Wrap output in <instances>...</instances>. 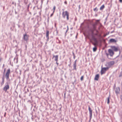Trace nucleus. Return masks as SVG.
<instances>
[{
    "label": "nucleus",
    "mask_w": 122,
    "mask_h": 122,
    "mask_svg": "<svg viewBox=\"0 0 122 122\" xmlns=\"http://www.w3.org/2000/svg\"><path fill=\"white\" fill-rule=\"evenodd\" d=\"M99 21V20H97L96 22L93 24L91 23V26H88L87 28H88V31L89 33V34L90 35V33H91L92 36H93L94 34V31H96L98 33V31L96 29L97 25V22Z\"/></svg>",
    "instance_id": "f257e3e1"
},
{
    "label": "nucleus",
    "mask_w": 122,
    "mask_h": 122,
    "mask_svg": "<svg viewBox=\"0 0 122 122\" xmlns=\"http://www.w3.org/2000/svg\"><path fill=\"white\" fill-rule=\"evenodd\" d=\"M90 40V42L93 45L96 46L98 45V41L97 39L94 36H92V39L89 38Z\"/></svg>",
    "instance_id": "f03ea898"
},
{
    "label": "nucleus",
    "mask_w": 122,
    "mask_h": 122,
    "mask_svg": "<svg viewBox=\"0 0 122 122\" xmlns=\"http://www.w3.org/2000/svg\"><path fill=\"white\" fill-rule=\"evenodd\" d=\"M62 17L64 18H65L66 16L67 20H69V13L67 11H63L62 13Z\"/></svg>",
    "instance_id": "7ed1b4c3"
},
{
    "label": "nucleus",
    "mask_w": 122,
    "mask_h": 122,
    "mask_svg": "<svg viewBox=\"0 0 122 122\" xmlns=\"http://www.w3.org/2000/svg\"><path fill=\"white\" fill-rule=\"evenodd\" d=\"M29 35H27L26 33L24 34L23 35L22 37V40L24 41H25L27 42L29 40Z\"/></svg>",
    "instance_id": "20e7f679"
},
{
    "label": "nucleus",
    "mask_w": 122,
    "mask_h": 122,
    "mask_svg": "<svg viewBox=\"0 0 122 122\" xmlns=\"http://www.w3.org/2000/svg\"><path fill=\"white\" fill-rule=\"evenodd\" d=\"M10 73V69L9 68L7 70L5 75V77L7 80H9V75Z\"/></svg>",
    "instance_id": "39448f33"
},
{
    "label": "nucleus",
    "mask_w": 122,
    "mask_h": 122,
    "mask_svg": "<svg viewBox=\"0 0 122 122\" xmlns=\"http://www.w3.org/2000/svg\"><path fill=\"white\" fill-rule=\"evenodd\" d=\"M6 84L7 85H5L3 88V91L5 92H6L7 90L9 89V86L8 84L9 83L8 82H6Z\"/></svg>",
    "instance_id": "423d86ee"
},
{
    "label": "nucleus",
    "mask_w": 122,
    "mask_h": 122,
    "mask_svg": "<svg viewBox=\"0 0 122 122\" xmlns=\"http://www.w3.org/2000/svg\"><path fill=\"white\" fill-rule=\"evenodd\" d=\"M108 67L102 68L101 70V75L105 73L106 71L108 69Z\"/></svg>",
    "instance_id": "0eeeda50"
},
{
    "label": "nucleus",
    "mask_w": 122,
    "mask_h": 122,
    "mask_svg": "<svg viewBox=\"0 0 122 122\" xmlns=\"http://www.w3.org/2000/svg\"><path fill=\"white\" fill-rule=\"evenodd\" d=\"M88 110L89 112L90 119L91 120L92 117V110L89 106H88Z\"/></svg>",
    "instance_id": "6e6552de"
},
{
    "label": "nucleus",
    "mask_w": 122,
    "mask_h": 122,
    "mask_svg": "<svg viewBox=\"0 0 122 122\" xmlns=\"http://www.w3.org/2000/svg\"><path fill=\"white\" fill-rule=\"evenodd\" d=\"M115 64V61H111L107 63L108 66L110 67L111 66Z\"/></svg>",
    "instance_id": "1a4fd4ad"
},
{
    "label": "nucleus",
    "mask_w": 122,
    "mask_h": 122,
    "mask_svg": "<svg viewBox=\"0 0 122 122\" xmlns=\"http://www.w3.org/2000/svg\"><path fill=\"white\" fill-rule=\"evenodd\" d=\"M111 48L114 51H117L118 50V48L115 46H111Z\"/></svg>",
    "instance_id": "9d476101"
},
{
    "label": "nucleus",
    "mask_w": 122,
    "mask_h": 122,
    "mask_svg": "<svg viewBox=\"0 0 122 122\" xmlns=\"http://www.w3.org/2000/svg\"><path fill=\"white\" fill-rule=\"evenodd\" d=\"M108 52L111 56H112L114 54L113 51L111 49H109L108 50Z\"/></svg>",
    "instance_id": "9b49d317"
},
{
    "label": "nucleus",
    "mask_w": 122,
    "mask_h": 122,
    "mask_svg": "<svg viewBox=\"0 0 122 122\" xmlns=\"http://www.w3.org/2000/svg\"><path fill=\"white\" fill-rule=\"evenodd\" d=\"M58 55H56V56L53 55V57L52 58H55L54 60L55 61H58Z\"/></svg>",
    "instance_id": "f8f14e48"
},
{
    "label": "nucleus",
    "mask_w": 122,
    "mask_h": 122,
    "mask_svg": "<svg viewBox=\"0 0 122 122\" xmlns=\"http://www.w3.org/2000/svg\"><path fill=\"white\" fill-rule=\"evenodd\" d=\"M120 90V88L119 87H116L115 88V92L117 94L119 93Z\"/></svg>",
    "instance_id": "ddd939ff"
},
{
    "label": "nucleus",
    "mask_w": 122,
    "mask_h": 122,
    "mask_svg": "<svg viewBox=\"0 0 122 122\" xmlns=\"http://www.w3.org/2000/svg\"><path fill=\"white\" fill-rule=\"evenodd\" d=\"M49 31L48 30H46V37L47 38V40L48 41L49 39Z\"/></svg>",
    "instance_id": "4468645a"
},
{
    "label": "nucleus",
    "mask_w": 122,
    "mask_h": 122,
    "mask_svg": "<svg viewBox=\"0 0 122 122\" xmlns=\"http://www.w3.org/2000/svg\"><path fill=\"white\" fill-rule=\"evenodd\" d=\"M117 42V40L114 39H111L109 41V42L110 43H116Z\"/></svg>",
    "instance_id": "2eb2a0df"
},
{
    "label": "nucleus",
    "mask_w": 122,
    "mask_h": 122,
    "mask_svg": "<svg viewBox=\"0 0 122 122\" xmlns=\"http://www.w3.org/2000/svg\"><path fill=\"white\" fill-rule=\"evenodd\" d=\"M99 77V74H97L95 76L94 80H95L98 81V80Z\"/></svg>",
    "instance_id": "dca6fc26"
},
{
    "label": "nucleus",
    "mask_w": 122,
    "mask_h": 122,
    "mask_svg": "<svg viewBox=\"0 0 122 122\" xmlns=\"http://www.w3.org/2000/svg\"><path fill=\"white\" fill-rule=\"evenodd\" d=\"M4 79H5V76H3L2 77V81L1 83V85H3L4 83Z\"/></svg>",
    "instance_id": "f3484780"
},
{
    "label": "nucleus",
    "mask_w": 122,
    "mask_h": 122,
    "mask_svg": "<svg viewBox=\"0 0 122 122\" xmlns=\"http://www.w3.org/2000/svg\"><path fill=\"white\" fill-rule=\"evenodd\" d=\"M73 70H75L76 71V64H73Z\"/></svg>",
    "instance_id": "a211bd4d"
},
{
    "label": "nucleus",
    "mask_w": 122,
    "mask_h": 122,
    "mask_svg": "<svg viewBox=\"0 0 122 122\" xmlns=\"http://www.w3.org/2000/svg\"><path fill=\"white\" fill-rule=\"evenodd\" d=\"M105 7V6L104 5H102L101 6L100 8V10H102Z\"/></svg>",
    "instance_id": "6ab92c4d"
},
{
    "label": "nucleus",
    "mask_w": 122,
    "mask_h": 122,
    "mask_svg": "<svg viewBox=\"0 0 122 122\" xmlns=\"http://www.w3.org/2000/svg\"><path fill=\"white\" fill-rule=\"evenodd\" d=\"M110 95H109V97L107 98V103L108 104H109L110 102Z\"/></svg>",
    "instance_id": "aec40b11"
},
{
    "label": "nucleus",
    "mask_w": 122,
    "mask_h": 122,
    "mask_svg": "<svg viewBox=\"0 0 122 122\" xmlns=\"http://www.w3.org/2000/svg\"><path fill=\"white\" fill-rule=\"evenodd\" d=\"M33 1L35 5L37 4L38 2V1L37 0H33Z\"/></svg>",
    "instance_id": "412c9836"
},
{
    "label": "nucleus",
    "mask_w": 122,
    "mask_h": 122,
    "mask_svg": "<svg viewBox=\"0 0 122 122\" xmlns=\"http://www.w3.org/2000/svg\"><path fill=\"white\" fill-rule=\"evenodd\" d=\"M95 47L93 48V51L94 52L96 51L97 49V48L96 46H95Z\"/></svg>",
    "instance_id": "4be33fe9"
},
{
    "label": "nucleus",
    "mask_w": 122,
    "mask_h": 122,
    "mask_svg": "<svg viewBox=\"0 0 122 122\" xmlns=\"http://www.w3.org/2000/svg\"><path fill=\"white\" fill-rule=\"evenodd\" d=\"M28 3V0H24V3L25 5H27Z\"/></svg>",
    "instance_id": "5701e85b"
},
{
    "label": "nucleus",
    "mask_w": 122,
    "mask_h": 122,
    "mask_svg": "<svg viewBox=\"0 0 122 122\" xmlns=\"http://www.w3.org/2000/svg\"><path fill=\"white\" fill-rule=\"evenodd\" d=\"M98 10V9L97 7L93 9L94 11L97 12Z\"/></svg>",
    "instance_id": "b1692460"
},
{
    "label": "nucleus",
    "mask_w": 122,
    "mask_h": 122,
    "mask_svg": "<svg viewBox=\"0 0 122 122\" xmlns=\"http://www.w3.org/2000/svg\"><path fill=\"white\" fill-rule=\"evenodd\" d=\"M56 9V7L55 6H54L53 7V13H54L55 12V10Z\"/></svg>",
    "instance_id": "393cba45"
},
{
    "label": "nucleus",
    "mask_w": 122,
    "mask_h": 122,
    "mask_svg": "<svg viewBox=\"0 0 122 122\" xmlns=\"http://www.w3.org/2000/svg\"><path fill=\"white\" fill-rule=\"evenodd\" d=\"M84 77L83 76H82L80 79L81 80V81H82L83 80V78H84Z\"/></svg>",
    "instance_id": "a878e982"
},
{
    "label": "nucleus",
    "mask_w": 122,
    "mask_h": 122,
    "mask_svg": "<svg viewBox=\"0 0 122 122\" xmlns=\"http://www.w3.org/2000/svg\"><path fill=\"white\" fill-rule=\"evenodd\" d=\"M67 29L66 31L65 34L69 30V27L68 26H67Z\"/></svg>",
    "instance_id": "bb28decb"
},
{
    "label": "nucleus",
    "mask_w": 122,
    "mask_h": 122,
    "mask_svg": "<svg viewBox=\"0 0 122 122\" xmlns=\"http://www.w3.org/2000/svg\"><path fill=\"white\" fill-rule=\"evenodd\" d=\"M122 76V71L120 72V74L119 76V77H121Z\"/></svg>",
    "instance_id": "cd10ccee"
},
{
    "label": "nucleus",
    "mask_w": 122,
    "mask_h": 122,
    "mask_svg": "<svg viewBox=\"0 0 122 122\" xmlns=\"http://www.w3.org/2000/svg\"><path fill=\"white\" fill-rule=\"evenodd\" d=\"M56 31L57 35L58 33V31L57 29V28H56Z\"/></svg>",
    "instance_id": "c85d7f7f"
},
{
    "label": "nucleus",
    "mask_w": 122,
    "mask_h": 122,
    "mask_svg": "<svg viewBox=\"0 0 122 122\" xmlns=\"http://www.w3.org/2000/svg\"><path fill=\"white\" fill-rule=\"evenodd\" d=\"M72 54H73V55L74 56V59H75V55L74 52H73Z\"/></svg>",
    "instance_id": "c756f323"
},
{
    "label": "nucleus",
    "mask_w": 122,
    "mask_h": 122,
    "mask_svg": "<svg viewBox=\"0 0 122 122\" xmlns=\"http://www.w3.org/2000/svg\"><path fill=\"white\" fill-rule=\"evenodd\" d=\"M120 97L121 100H122V95L120 96Z\"/></svg>",
    "instance_id": "7c9ffc66"
},
{
    "label": "nucleus",
    "mask_w": 122,
    "mask_h": 122,
    "mask_svg": "<svg viewBox=\"0 0 122 122\" xmlns=\"http://www.w3.org/2000/svg\"><path fill=\"white\" fill-rule=\"evenodd\" d=\"M76 61H77V60H76L74 62L73 64H76Z\"/></svg>",
    "instance_id": "2f4dec72"
},
{
    "label": "nucleus",
    "mask_w": 122,
    "mask_h": 122,
    "mask_svg": "<svg viewBox=\"0 0 122 122\" xmlns=\"http://www.w3.org/2000/svg\"><path fill=\"white\" fill-rule=\"evenodd\" d=\"M54 13H53H53L51 15H50V17H51L53 15Z\"/></svg>",
    "instance_id": "473e14b6"
},
{
    "label": "nucleus",
    "mask_w": 122,
    "mask_h": 122,
    "mask_svg": "<svg viewBox=\"0 0 122 122\" xmlns=\"http://www.w3.org/2000/svg\"><path fill=\"white\" fill-rule=\"evenodd\" d=\"M6 112H5L4 113V117H6Z\"/></svg>",
    "instance_id": "72a5a7b5"
},
{
    "label": "nucleus",
    "mask_w": 122,
    "mask_h": 122,
    "mask_svg": "<svg viewBox=\"0 0 122 122\" xmlns=\"http://www.w3.org/2000/svg\"><path fill=\"white\" fill-rule=\"evenodd\" d=\"M106 56H107V57H108L109 55L107 53H106Z\"/></svg>",
    "instance_id": "f704fd0d"
},
{
    "label": "nucleus",
    "mask_w": 122,
    "mask_h": 122,
    "mask_svg": "<svg viewBox=\"0 0 122 122\" xmlns=\"http://www.w3.org/2000/svg\"><path fill=\"white\" fill-rule=\"evenodd\" d=\"M66 93H65L64 94V98H65L66 97Z\"/></svg>",
    "instance_id": "c9c22d12"
},
{
    "label": "nucleus",
    "mask_w": 122,
    "mask_h": 122,
    "mask_svg": "<svg viewBox=\"0 0 122 122\" xmlns=\"http://www.w3.org/2000/svg\"><path fill=\"white\" fill-rule=\"evenodd\" d=\"M64 3L66 4H67V2L66 1H65L64 2Z\"/></svg>",
    "instance_id": "e433bc0d"
},
{
    "label": "nucleus",
    "mask_w": 122,
    "mask_h": 122,
    "mask_svg": "<svg viewBox=\"0 0 122 122\" xmlns=\"http://www.w3.org/2000/svg\"><path fill=\"white\" fill-rule=\"evenodd\" d=\"M5 70H6V68H4V73H5Z\"/></svg>",
    "instance_id": "4c0bfd02"
},
{
    "label": "nucleus",
    "mask_w": 122,
    "mask_h": 122,
    "mask_svg": "<svg viewBox=\"0 0 122 122\" xmlns=\"http://www.w3.org/2000/svg\"><path fill=\"white\" fill-rule=\"evenodd\" d=\"M94 35L95 36H98V34L97 33H95L94 34Z\"/></svg>",
    "instance_id": "58836bf2"
},
{
    "label": "nucleus",
    "mask_w": 122,
    "mask_h": 122,
    "mask_svg": "<svg viewBox=\"0 0 122 122\" xmlns=\"http://www.w3.org/2000/svg\"><path fill=\"white\" fill-rule=\"evenodd\" d=\"M56 63L57 64V66H58L59 64V63L57 62V61H56Z\"/></svg>",
    "instance_id": "ea45409f"
},
{
    "label": "nucleus",
    "mask_w": 122,
    "mask_h": 122,
    "mask_svg": "<svg viewBox=\"0 0 122 122\" xmlns=\"http://www.w3.org/2000/svg\"><path fill=\"white\" fill-rule=\"evenodd\" d=\"M29 69H28L27 70H25V71L24 72H26L27 71H29Z\"/></svg>",
    "instance_id": "a19ab883"
},
{
    "label": "nucleus",
    "mask_w": 122,
    "mask_h": 122,
    "mask_svg": "<svg viewBox=\"0 0 122 122\" xmlns=\"http://www.w3.org/2000/svg\"><path fill=\"white\" fill-rule=\"evenodd\" d=\"M98 36L99 37H101V35H98Z\"/></svg>",
    "instance_id": "79ce46f5"
},
{
    "label": "nucleus",
    "mask_w": 122,
    "mask_h": 122,
    "mask_svg": "<svg viewBox=\"0 0 122 122\" xmlns=\"http://www.w3.org/2000/svg\"><path fill=\"white\" fill-rule=\"evenodd\" d=\"M119 1L121 3H122V0H119Z\"/></svg>",
    "instance_id": "37998d69"
},
{
    "label": "nucleus",
    "mask_w": 122,
    "mask_h": 122,
    "mask_svg": "<svg viewBox=\"0 0 122 122\" xmlns=\"http://www.w3.org/2000/svg\"><path fill=\"white\" fill-rule=\"evenodd\" d=\"M29 6H30V4H29L28 5V8L29 7Z\"/></svg>",
    "instance_id": "c03bdc74"
},
{
    "label": "nucleus",
    "mask_w": 122,
    "mask_h": 122,
    "mask_svg": "<svg viewBox=\"0 0 122 122\" xmlns=\"http://www.w3.org/2000/svg\"><path fill=\"white\" fill-rule=\"evenodd\" d=\"M18 25L19 28H20V25Z\"/></svg>",
    "instance_id": "a18cd8bd"
},
{
    "label": "nucleus",
    "mask_w": 122,
    "mask_h": 122,
    "mask_svg": "<svg viewBox=\"0 0 122 122\" xmlns=\"http://www.w3.org/2000/svg\"><path fill=\"white\" fill-rule=\"evenodd\" d=\"M121 53V51H119V54L120 55Z\"/></svg>",
    "instance_id": "49530a36"
},
{
    "label": "nucleus",
    "mask_w": 122,
    "mask_h": 122,
    "mask_svg": "<svg viewBox=\"0 0 122 122\" xmlns=\"http://www.w3.org/2000/svg\"><path fill=\"white\" fill-rule=\"evenodd\" d=\"M55 27H56V23H55Z\"/></svg>",
    "instance_id": "de8ad7c7"
},
{
    "label": "nucleus",
    "mask_w": 122,
    "mask_h": 122,
    "mask_svg": "<svg viewBox=\"0 0 122 122\" xmlns=\"http://www.w3.org/2000/svg\"><path fill=\"white\" fill-rule=\"evenodd\" d=\"M35 7H33V9H35Z\"/></svg>",
    "instance_id": "09e8293b"
},
{
    "label": "nucleus",
    "mask_w": 122,
    "mask_h": 122,
    "mask_svg": "<svg viewBox=\"0 0 122 122\" xmlns=\"http://www.w3.org/2000/svg\"><path fill=\"white\" fill-rule=\"evenodd\" d=\"M62 10L63 11H64V9H62Z\"/></svg>",
    "instance_id": "8fccbe9b"
},
{
    "label": "nucleus",
    "mask_w": 122,
    "mask_h": 122,
    "mask_svg": "<svg viewBox=\"0 0 122 122\" xmlns=\"http://www.w3.org/2000/svg\"><path fill=\"white\" fill-rule=\"evenodd\" d=\"M77 37V36H76V37Z\"/></svg>",
    "instance_id": "3c124183"
},
{
    "label": "nucleus",
    "mask_w": 122,
    "mask_h": 122,
    "mask_svg": "<svg viewBox=\"0 0 122 122\" xmlns=\"http://www.w3.org/2000/svg\"><path fill=\"white\" fill-rule=\"evenodd\" d=\"M15 13L16 14V12H15Z\"/></svg>",
    "instance_id": "603ef678"
},
{
    "label": "nucleus",
    "mask_w": 122,
    "mask_h": 122,
    "mask_svg": "<svg viewBox=\"0 0 122 122\" xmlns=\"http://www.w3.org/2000/svg\"><path fill=\"white\" fill-rule=\"evenodd\" d=\"M81 122H82V121L81 120Z\"/></svg>",
    "instance_id": "864d4df0"
},
{
    "label": "nucleus",
    "mask_w": 122,
    "mask_h": 122,
    "mask_svg": "<svg viewBox=\"0 0 122 122\" xmlns=\"http://www.w3.org/2000/svg\"><path fill=\"white\" fill-rule=\"evenodd\" d=\"M80 5L79 6V7H80Z\"/></svg>",
    "instance_id": "5fc2aeb1"
},
{
    "label": "nucleus",
    "mask_w": 122,
    "mask_h": 122,
    "mask_svg": "<svg viewBox=\"0 0 122 122\" xmlns=\"http://www.w3.org/2000/svg\"><path fill=\"white\" fill-rule=\"evenodd\" d=\"M9 81H10V80H9Z\"/></svg>",
    "instance_id": "6e6d98bb"
},
{
    "label": "nucleus",
    "mask_w": 122,
    "mask_h": 122,
    "mask_svg": "<svg viewBox=\"0 0 122 122\" xmlns=\"http://www.w3.org/2000/svg\"><path fill=\"white\" fill-rule=\"evenodd\" d=\"M121 122H122V121H121Z\"/></svg>",
    "instance_id": "4d7b16f0"
},
{
    "label": "nucleus",
    "mask_w": 122,
    "mask_h": 122,
    "mask_svg": "<svg viewBox=\"0 0 122 122\" xmlns=\"http://www.w3.org/2000/svg\"><path fill=\"white\" fill-rule=\"evenodd\" d=\"M67 122H68V121H67Z\"/></svg>",
    "instance_id": "13d9d810"
}]
</instances>
